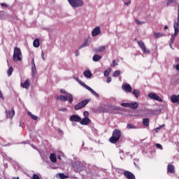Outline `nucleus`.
<instances>
[{
	"instance_id": "obj_22",
	"label": "nucleus",
	"mask_w": 179,
	"mask_h": 179,
	"mask_svg": "<svg viewBox=\"0 0 179 179\" xmlns=\"http://www.w3.org/2000/svg\"><path fill=\"white\" fill-rule=\"evenodd\" d=\"M84 76L85 78H87V79H90V78L93 76V74L90 70H86L85 71H84Z\"/></svg>"
},
{
	"instance_id": "obj_24",
	"label": "nucleus",
	"mask_w": 179,
	"mask_h": 179,
	"mask_svg": "<svg viewBox=\"0 0 179 179\" xmlns=\"http://www.w3.org/2000/svg\"><path fill=\"white\" fill-rule=\"evenodd\" d=\"M140 48L142 50L144 54H150V50H149V49H147L145 45H140Z\"/></svg>"
},
{
	"instance_id": "obj_42",
	"label": "nucleus",
	"mask_w": 179,
	"mask_h": 179,
	"mask_svg": "<svg viewBox=\"0 0 179 179\" xmlns=\"http://www.w3.org/2000/svg\"><path fill=\"white\" fill-rule=\"evenodd\" d=\"M135 22L136 23V24H145V22H141L138 19L135 20Z\"/></svg>"
},
{
	"instance_id": "obj_15",
	"label": "nucleus",
	"mask_w": 179,
	"mask_h": 179,
	"mask_svg": "<svg viewBox=\"0 0 179 179\" xmlns=\"http://www.w3.org/2000/svg\"><path fill=\"white\" fill-rule=\"evenodd\" d=\"M124 176H126L128 179H135V176L128 171H125L124 172Z\"/></svg>"
},
{
	"instance_id": "obj_39",
	"label": "nucleus",
	"mask_w": 179,
	"mask_h": 179,
	"mask_svg": "<svg viewBox=\"0 0 179 179\" xmlns=\"http://www.w3.org/2000/svg\"><path fill=\"white\" fill-rule=\"evenodd\" d=\"M33 45H40V39L36 38L33 42Z\"/></svg>"
},
{
	"instance_id": "obj_56",
	"label": "nucleus",
	"mask_w": 179,
	"mask_h": 179,
	"mask_svg": "<svg viewBox=\"0 0 179 179\" xmlns=\"http://www.w3.org/2000/svg\"><path fill=\"white\" fill-rule=\"evenodd\" d=\"M167 29H169V26L165 25L164 27V30H167Z\"/></svg>"
},
{
	"instance_id": "obj_17",
	"label": "nucleus",
	"mask_w": 179,
	"mask_h": 179,
	"mask_svg": "<svg viewBox=\"0 0 179 179\" xmlns=\"http://www.w3.org/2000/svg\"><path fill=\"white\" fill-rule=\"evenodd\" d=\"M92 43V38L87 36L85 38L83 45H90Z\"/></svg>"
},
{
	"instance_id": "obj_49",
	"label": "nucleus",
	"mask_w": 179,
	"mask_h": 179,
	"mask_svg": "<svg viewBox=\"0 0 179 179\" xmlns=\"http://www.w3.org/2000/svg\"><path fill=\"white\" fill-rule=\"evenodd\" d=\"M83 115H84V117H89V112L85 111V112L83 113Z\"/></svg>"
},
{
	"instance_id": "obj_6",
	"label": "nucleus",
	"mask_w": 179,
	"mask_h": 179,
	"mask_svg": "<svg viewBox=\"0 0 179 179\" xmlns=\"http://www.w3.org/2000/svg\"><path fill=\"white\" fill-rule=\"evenodd\" d=\"M68 2L73 8H80V6L84 5L82 0H68Z\"/></svg>"
},
{
	"instance_id": "obj_47",
	"label": "nucleus",
	"mask_w": 179,
	"mask_h": 179,
	"mask_svg": "<svg viewBox=\"0 0 179 179\" xmlns=\"http://www.w3.org/2000/svg\"><path fill=\"white\" fill-rule=\"evenodd\" d=\"M124 3L126 6H129V5H131V1H128L127 2L124 1Z\"/></svg>"
},
{
	"instance_id": "obj_21",
	"label": "nucleus",
	"mask_w": 179,
	"mask_h": 179,
	"mask_svg": "<svg viewBox=\"0 0 179 179\" xmlns=\"http://www.w3.org/2000/svg\"><path fill=\"white\" fill-rule=\"evenodd\" d=\"M81 125H87L89 124V122H90V119L87 117H84L83 120L80 121Z\"/></svg>"
},
{
	"instance_id": "obj_54",
	"label": "nucleus",
	"mask_w": 179,
	"mask_h": 179,
	"mask_svg": "<svg viewBox=\"0 0 179 179\" xmlns=\"http://www.w3.org/2000/svg\"><path fill=\"white\" fill-rule=\"evenodd\" d=\"M176 71H179V64L176 66Z\"/></svg>"
},
{
	"instance_id": "obj_52",
	"label": "nucleus",
	"mask_w": 179,
	"mask_h": 179,
	"mask_svg": "<svg viewBox=\"0 0 179 179\" xmlns=\"http://www.w3.org/2000/svg\"><path fill=\"white\" fill-rule=\"evenodd\" d=\"M75 55H76V57H78V55H79V50H76L75 51Z\"/></svg>"
},
{
	"instance_id": "obj_46",
	"label": "nucleus",
	"mask_w": 179,
	"mask_h": 179,
	"mask_svg": "<svg viewBox=\"0 0 179 179\" xmlns=\"http://www.w3.org/2000/svg\"><path fill=\"white\" fill-rule=\"evenodd\" d=\"M59 111H62L63 113H65V111H68V108H64L59 109Z\"/></svg>"
},
{
	"instance_id": "obj_36",
	"label": "nucleus",
	"mask_w": 179,
	"mask_h": 179,
	"mask_svg": "<svg viewBox=\"0 0 179 179\" xmlns=\"http://www.w3.org/2000/svg\"><path fill=\"white\" fill-rule=\"evenodd\" d=\"M110 72H111V68H108L107 70H106L103 72L104 76H108L110 75Z\"/></svg>"
},
{
	"instance_id": "obj_35",
	"label": "nucleus",
	"mask_w": 179,
	"mask_h": 179,
	"mask_svg": "<svg viewBox=\"0 0 179 179\" xmlns=\"http://www.w3.org/2000/svg\"><path fill=\"white\" fill-rule=\"evenodd\" d=\"M134 96H135V97H136V99H138V97H139V90H134L133 92H132Z\"/></svg>"
},
{
	"instance_id": "obj_53",
	"label": "nucleus",
	"mask_w": 179,
	"mask_h": 179,
	"mask_svg": "<svg viewBox=\"0 0 179 179\" xmlns=\"http://www.w3.org/2000/svg\"><path fill=\"white\" fill-rule=\"evenodd\" d=\"M1 6H2V8H3V6H5L6 8V7H8V5L6 3H2L1 4Z\"/></svg>"
},
{
	"instance_id": "obj_9",
	"label": "nucleus",
	"mask_w": 179,
	"mask_h": 179,
	"mask_svg": "<svg viewBox=\"0 0 179 179\" xmlns=\"http://www.w3.org/2000/svg\"><path fill=\"white\" fill-rule=\"evenodd\" d=\"M31 72L33 79H36V75H37V69H36V64L34 63V59L31 61Z\"/></svg>"
},
{
	"instance_id": "obj_7",
	"label": "nucleus",
	"mask_w": 179,
	"mask_h": 179,
	"mask_svg": "<svg viewBox=\"0 0 179 179\" xmlns=\"http://www.w3.org/2000/svg\"><path fill=\"white\" fill-rule=\"evenodd\" d=\"M73 167L76 173H80V171L83 170V163L80 162H76L73 164Z\"/></svg>"
},
{
	"instance_id": "obj_57",
	"label": "nucleus",
	"mask_w": 179,
	"mask_h": 179,
	"mask_svg": "<svg viewBox=\"0 0 179 179\" xmlns=\"http://www.w3.org/2000/svg\"><path fill=\"white\" fill-rule=\"evenodd\" d=\"M59 134H64V131L61 129H59Z\"/></svg>"
},
{
	"instance_id": "obj_32",
	"label": "nucleus",
	"mask_w": 179,
	"mask_h": 179,
	"mask_svg": "<svg viewBox=\"0 0 179 179\" xmlns=\"http://www.w3.org/2000/svg\"><path fill=\"white\" fill-rule=\"evenodd\" d=\"M171 3H175L176 5L178 4L176 0H167L166 6H169V5H171Z\"/></svg>"
},
{
	"instance_id": "obj_3",
	"label": "nucleus",
	"mask_w": 179,
	"mask_h": 179,
	"mask_svg": "<svg viewBox=\"0 0 179 179\" xmlns=\"http://www.w3.org/2000/svg\"><path fill=\"white\" fill-rule=\"evenodd\" d=\"M121 138V131L115 129L113 132L112 136L109 138L110 143H117Z\"/></svg>"
},
{
	"instance_id": "obj_25",
	"label": "nucleus",
	"mask_w": 179,
	"mask_h": 179,
	"mask_svg": "<svg viewBox=\"0 0 179 179\" xmlns=\"http://www.w3.org/2000/svg\"><path fill=\"white\" fill-rule=\"evenodd\" d=\"M164 36H166V34H164V33H162V32H158L154 33V37L155 38H160V37H164Z\"/></svg>"
},
{
	"instance_id": "obj_60",
	"label": "nucleus",
	"mask_w": 179,
	"mask_h": 179,
	"mask_svg": "<svg viewBox=\"0 0 179 179\" xmlns=\"http://www.w3.org/2000/svg\"><path fill=\"white\" fill-rule=\"evenodd\" d=\"M83 47H85V45H81L78 48H79V50H80L81 48H83Z\"/></svg>"
},
{
	"instance_id": "obj_59",
	"label": "nucleus",
	"mask_w": 179,
	"mask_h": 179,
	"mask_svg": "<svg viewBox=\"0 0 179 179\" xmlns=\"http://www.w3.org/2000/svg\"><path fill=\"white\" fill-rule=\"evenodd\" d=\"M0 97L1 99H3V95H2V93L1 92V91H0Z\"/></svg>"
},
{
	"instance_id": "obj_28",
	"label": "nucleus",
	"mask_w": 179,
	"mask_h": 179,
	"mask_svg": "<svg viewBox=\"0 0 179 179\" xmlns=\"http://www.w3.org/2000/svg\"><path fill=\"white\" fill-rule=\"evenodd\" d=\"M73 79H75V80H76L78 83H79L81 86H83V87H85L87 85L85 83L82 82L78 77L73 76Z\"/></svg>"
},
{
	"instance_id": "obj_55",
	"label": "nucleus",
	"mask_w": 179,
	"mask_h": 179,
	"mask_svg": "<svg viewBox=\"0 0 179 179\" xmlns=\"http://www.w3.org/2000/svg\"><path fill=\"white\" fill-rule=\"evenodd\" d=\"M170 48H171V50H176V45H170Z\"/></svg>"
},
{
	"instance_id": "obj_26",
	"label": "nucleus",
	"mask_w": 179,
	"mask_h": 179,
	"mask_svg": "<svg viewBox=\"0 0 179 179\" xmlns=\"http://www.w3.org/2000/svg\"><path fill=\"white\" fill-rule=\"evenodd\" d=\"M106 48L104 46H99V48H96L94 49V52H101V51H104Z\"/></svg>"
},
{
	"instance_id": "obj_63",
	"label": "nucleus",
	"mask_w": 179,
	"mask_h": 179,
	"mask_svg": "<svg viewBox=\"0 0 179 179\" xmlns=\"http://www.w3.org/2000/svg\"><path fill=\"white\" fill-rule=\"evenodd\" d=\"M35 48H38V45H34Z\"/></svg>"
},
{
	"instance_id": "obj_14",
	"label": "nucleus",
	"mask_w": 179,
	"mask_h": 179,
	"mask_svg": "<svg viewBox=\"0 0 179 179\" xmlns=\"http://www.w3.org/2000/svg\"><path fill=\"white\" fill-rule=\"evenodd\" d=\"M6 115L7 118L12 120L13 118V116L15 115V110H6Z\"/></svg>"
},
{
	"instance_id": "obj_33",
	"label": "nucleus",
	"mask_w": 179,
	"mask_h": 179,
	"mask_svg": "<svg viewBox=\"0 0 179 179\" xmlns=\"http://www.w3.org/2000/svg\"><path fill=\"white\" fill-rule=\"evenodd\" d=\"M121 75V71L120 70H116L112 75L113 78H117V76H120Z\"/></svg>"
},
{
	"instance_id": "obj_37",
	"label": "nucleus",
	"mask_w": 179,
	"mask_h": 179,
	"mask_svg": "<svg viewBox=\"0 0 179 179\" xmlns=\"http://www.w3.org/2000/svg\"><path fill=\"white\" fill-rule=\"evenodd\" d=\"M13 73V67L10 66V67L8 69V71H7L8 76H10Z\"/></svg>"
},
{
	"instance_id": "obj_50",
	"label": "nucleus",
	"mask_w": 179,
	"mask_h": 179,
	"mask_svg": "<svg viewBox=\"0 0 179 179\" xmlns=\"http://www.w3.org/2000/svg\"><path fill=\"white\" fill-rule=\"evenodd\" d=\"M106 82H107V83H111V77H108Z\"/></svg>"
},
{
	"instance_id": "obj_20",
	"label": "nucleus",
	"mask_w": 179,
	"mask_h": 179,
	"mask_svg": "<svg viewBox=\"0 0 179 179\" xmlns=\"http://www.w3.org/2000/svg\"><path fill=\"white\" fill-rule=\"evenodd\" d=\"M171 100L172 103H179V94L178 95H171Z\"/></svg>"
},
{
	"instance_id": "obj_61",
	"label": "nucleus",
	"mask_w": 179,
	"mask_h": 179,
	"mask_svg": "<svg viewBox=\"0 0 179 179\" xmlns=\"http://www.w3.org/2000/svg\"><path fill=\"white\" fill-rule=\"evenodd\" d=\"M134 164L136 167H138V165L136 164V162H134Z\"/></svg>"
},
{
	"instance_id": "obj_18",
	"label": "nucleus",
	"mask_w": 179,
	"mask_h": 179,
	"mask_svg": "<svg viewBox=\"0 0 179 179\" xmlns=\"http://www.w3.org/2000/svg\"><path fill=\"white\" fill-rule=\"evenodd\" d=\"M167 170L168 173H171L172 174H174V173H176V168L171 164L168 165Z\"/></svg>"
},
{
	"instance_id": "obj_10",
	"label": "nucleus",
	"mask_w": 179,
	"mask_h": 179,
	"mask_svg": "<svg viewBox=\"0 0 179 179\" xmlns=\"http://www.w3.org/2000/svg\"><path fill=\"white\" fill-rule=\"evenodd\" d=\"M70 121H72L73 122H80L82 118L78 115H73L70 117Z\"/></svg>"
},
{
	"instance_id": "obj_29",
	"label": "nucleus",
	"mask_w": 179,
	"mask_h": 179,
	"mask_svg": "<svg viewBox=\"0 0 179 179\" xmlns=\"http://www.w3.org/2000/svg\"><path fill=\"white\" fill-rule=\"evenodd\" d=\"M94 62H97L99 61H100V59H101V56L99 55H94L93 56V58H92Z\"/></svg>"
},
{
	"instance_id": "obj_45",
	"label": "nucleus",
	"mask_w": 179,
	"mask_h": 179,
	"mask_svg": "<svg viewBox=\"0 0 179 179\" xmlns=\"http://www.w3.org/2000/svg\"><path fill=\"white\" fill-rule=\"evenodd\" d=\"M32 179H40V177L37 174H34L32 176Z\"/></svg>"
},
{
	"instance_id": "obj_43",
	"label": "nucleus",
	"mask_w": 179,
	"mask_h": 179,
	"mask_svg": "<svg viewBox=\"0 0 179 179\" xmlns=\"http://www.w3.org/2000/svg\"><path fill=\"white\" fill-rule=\"evenodd\" d=\"M155 146L156 148H157V149H159L160 150H163V146H162L161 144L157 143Z\"/></svg>"
},
{
	"instance_id": "obj_4",
	"label": "nucleus",
	"mask_w": 179,
	"mask_h": 179,
	"mask_svg": "<svg viewBox=\"0 0 179 179\" xmlns=\"http://www.w3.org/2000/svg\"><path fill=\"white\" fill-rule=\"evenodd\" d=\"M13 59L15 62H18V61H22V51L19 48L16 47L14 48Z\"/></svg>"
},
{
	"instance_id": "obj_23",
	"label": "nucleus",
	"mask_w": 179,
	"mask_h": 179,
	"mask_svg": "<svg viewBox=\"0 0 179 179\" xmlns=\"http://www.w3.org/2000/svg\"><path fill=\"white\" fill-rule=\"evenodd\" d=\"M138 102L130 103L129 108H132V110H136V108H138Z\"/></svg>"
},
{
	"instance_id": "obj_38",
	"label": "nucleus",
	"mask_w": 179,
	"mask_h": 179,
	"mask_svg": "<svg viewBox=\"0 0 179 179\" xmlns=\"http://www.w3.org/2000/svg\"><path fill=\"white\" fill-rule=\"evenodd\" d=\"M57 177H59V178H60V179L68 178V176H65V174H64V173H59L57 175Z\"/></svg>"
},
{
	"instance_id": "obj_41",
	"label": "nucleus",
	"mask_w": 179,
	"mask_h": 179,
	"mask_svg": "<svg viewBox=\"0 0 179 179\" xmlns=\"http://www.w3.org/2000/svg\"><path fill=\"white\" fill-rule=\"evenodd\" d=\"M129 104H130V103H122L121 106L122 107H127V108H129Z\"/></svg>"
},
{
	"instance_id": "obj_1",
	"label": "nucleus",
	"mask_w": 179,
	"mask_h": 179,
	"mask_svg": "<svg viewBox=\"0 0 179 179\" xmlns=\"http://www.w3.org/2000/svg\"><path fill=\"white\" fill-rule=\"evenodd\" d=\"M173 29H174V34L171 36L170 41H169V45H173V43L174 41V38L177 37V35L178 34L179 31V3L178 4V17H177V21H175L173 23Z\"/></svg>"
},
{
	"instance_id": "obj_51",
	"label": "nucleus",
	"mask_w": 179,
	"mask_h": 179,
	"mask_svg": "<svg viewBox=\"0 0 179 179\" xmlns=\"http://www.w3.org/2000/svg\"><path fill=\"white\" fill-rule=\"evenodd\" d=\"M41 57H42V59L44 61V50L42 49V52H41Z\"/></svg>"
},
{
	"instance_id": "obj_58",
	"label": "nucleus",
	"mask_w": 179,
	"mask_h": 179,
	"mask_svg": "<svg viewBox=\"0 0 179 179\" xmlns=\"http://www.w3.org/2000/svg\"><path fill=\"white\" fill-rule=\"evenodd\" d=\"M175 61H176V62H179V58H178V57H176V58L175 59Z\"/></svg>"
},
{
	"instance_id": "obj_13",
	"label": "nucleus",
	"mask_w": 179,
	"mask_h": 179,
	"mask_svg": "<svg viewBox=\"0 0 179 179\" xmlns=\"http://www.w3.org/2000/svg\"><path fill=\"white\" fill-rule=\"evenodd\" d=\"M85 89H87V90H89V92H90V93H92V94H93V96H94L96 99H99V95L97 92H96L95 91L93 90V89H92V87H89V85H86L85 87Z\"/></svg>"
},
{
	"instance_id": "obj_48",
	"label": "nucleus",
	"mask_w": 179,
	"mask_h": 179,
	"mask_svg": "<svg viewBox=\"0 0 179 179\" xmlns=\"http://www.w3.org/2000/svg\"><path fill=\"white\" fill-rule=\"evenodd\" d=\"M137 43L138 45H145V43L142 41H138Z\"/></svg>"
},
{
	"instance_id": "obj_62",
	"label": "nucleus",
	"mask_w": 179,
	"mask_h": 179,
	"mask_svg": "<svg viewBox=\"0 0 179 179\" xmlns=\"http://www.w3.org/2000/svg\"><path fill=\"white\" fill-rule=\"evenodd\" d=\"M13 179H19V177H14Z\"/></svg>"
},
{
	"instance_id": "obj_11",
	"label": "nucleus",
	"mask_w": 179,
	"mask_h": 179,
	"mask_svg": "<svg viewBox=\"0 0 179 179\" xmlns=\"http://www.w3.org/2000/svg\"><path fill=\"white\" fill-rule=\"evenodd\" d=\"M122 90L126 92V93H131L132 92V87L129 84H124L122 85Z\"/></svg>"
},
{
	"instance_id": "obj_64",
	"label": "nucleus",
	"mask_w": 179,
	"mask_h": 179,
	"mask_svg": "<svg viewBox=\"0 0 179 179\" xmlns=\"http://www.w3.org/2000/svg\"><path fill=\"white\" fill-rule=\"evenodd\" d=\"M136 162H139V159H136Z\"/></svg>"
},
{
	"instance_id": "obj_34",
	"label": "nucleus",
	"mask_w": 179,
	"mask_h": 179,
	"mask_svg": "<svg viewBox=\"0 0 179 179\" xmlns=\"http://www.w3.org/2000/svg\"><path fill=\"white\" fill-rule=\"evenodd\" d=\"M127 128V129H136L138 127L132 124H128Z\"/></svg>"
},
{
	"instance_id": "obj_40",
	"label": "nucleus",
	"mask_w": 179,
	"mask_h": 179,
	"mask_svg": "<svg viewBox=\"0 0 179 179\" xmlns=\"http://www.w3.org/2000/svg\"><path fill=\"white\" fill-rule=\"evenodd\" d=\"M118 66V63H117L115 59H113V62H112V64H110V66L112 68H114V66Z\"/></svg>"
},
{
	"instance_id": "obj_5",
	"label": "nucleus",
	"mask_w": 179,
	"mask_h": 179,
	"mask_svg": "<svg viewBox=\"0 0 179 179\" xmlns=\"http://www.w3.org/2000/svg\"><path fill=\"white\" fill-rule=\"evenodd\" d=\"M89 103H90V99H85L83 101H81L74 106V110H76V111H78V110H82V108L86 107V106H87Z\"/></svg>"
},
{
	"instance_id": "obj_30",
	"label": "nucleus",
	"mask_w": 179,
	"mask_h": 179,
	"mask_svg": "<svg viewBox=\"0 0 179 179\" xmlns=\"http://www.w3.org/2000/svg\"><path fill=\"white\" fill-rule=\"evenodd\" d=\"M149 122H150L149 118L143 119L142 124L143 125H144V127H149Z\"/></svg>"
},
{
	"instance_id": "obj_27",
	"label": "nucleus",
	"mask_w": 179,
	"mask_h": 179,
	"mask_svg": "<svg viewBox=\"0 0 179 179\" xmlns=\"http://www.w3.org/2000/svg\"><path fill=\"white\" fill-rule=\"evenodd\" d=\"M50 159L52 163H57V156L55 155V154H50Z\"/></svg>"
},
{
	"instance_id": "obj_31",
	"label": "nucleus",
	"mask_w": 179,
	"mask_h": 179,
	"mask_svg": "<svg viewBox=\"0 0 179 179\" xmlns=\"http://www.w3.org/2000/svg\"><path fill=\"white\" fill-rule=\"evenodd\" d=\"M28 115H29V117H31V118H32V120H34V121H37V120H38V117L37 115H33V113H31V112H28L27 113Z\"/></svg>"
},
{
	"instance_id": "obj_2",
	"label": "nucleus",
	"mask_w": 179,
	"mask_h": 179,
	"mask_svg": "<svg viewBox=\"0 0 179 179\" xmlns=\"http://www.w3.org/2000/svg\"><path fill=\"white\" fill-rule=\"evenodd\" d=\"M60 93H62L63 94H66V96L60 95L57 96L56 99L57 100H61V101H68L70 103V104H72L73 101V96H72L71 94L66 92L65 90H61Z\"/></svg>"
},
{
	"instance_id": "obj_44",
	"label": "nucleus",
	"mask_w": 179,
	"mask_h": 179,
	"mask_svg": "<svg viewBox=\"0 0 179 179\" xmlns=\"http://www.w3.org/2000/svg\"><path fill=\"white\" fill-rule=\"evenodd\" d=\"M164 127V124H162V125H161V126L157 127V128L155 129V132H159V131H160V129H161L162 128H163Z\"/></svg>"
},
{
	"instance_id": "obj_8",
	"label": "nucleus",
	"mask_w": 179,
	"mask_h": 179,
	"mask_svg": "<svg viewBox=\"0 0 179 179\" xmlns=\"http://www.w3.org/2000/svg\"><path fill=\"white\" fill-rule=\"evenodd\" d=\"M148 97L150 99H151V100H156L157 101H160L161 103H162V101H163L162 98H160V96H159V95H157L155 92H151V93L148 94Z\"/></svg>"
},
{
	"instance_id": "obj_12",
	"label": "nucleus",
	"mask_w": 179,
	"mask_h": 179,
	"mask_svg": "<svg viewBox=\"0 0 179 179\" xmlns=\"http://www.w3.org/2000/svg\"><path fill=\"white\" fill-rule=\"evenodd\" d=\"M100 33H101V31L100 30V27H96L92 30V37H96V36H99Z\"/></svg>"
},
{
	"instance_id": "obj_19",
	"label": "nucleus",
	"mask_w": 179,
	"mask_h": 179,
	"mask_svg": "<svg viewBox=\"0 0 179 179\" xmlns=\"http://www.w3.org/2000/svg\"><path fill=\"white\" fill-rule=\"evenodd\" d=\"M21 87H22L23 89H29L30 87V83L29 82V80H26L24 83H22Z\"/></svg>"
},
{
	"instance_id": "obj_16",
	"label": "nucleus",
	"mask_w": 179,
	"mask_h": 179,
	"mask_svg": "<svg viewBox=\"0 0 179 179\" xmlns=\"http://www.w3.org/2000/svg\"><path fill=\"white\" fill-rule=\"evenodd\" d=\"M148 112L152 115H156V114H160V113H162V110L160 109H155V110L148 109Z\"/></svg>"
}]
</instances>
